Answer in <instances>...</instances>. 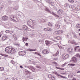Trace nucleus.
Masks as SVG:
<instances>
[{"label": "nucleus", "mask_w": 80, "mask_h": 80, "mask_svg": "<svg viewBox=\"0 0 80 80\" xmlns=\"http://www.w3.org/2000/svg\"><path fill=\"white\" fill-rule=\"evenodd\" d=\"M50 5L51 6H54V5H55V3L53 2H51L50 3Z\"/></svg>", "instance_id": "obj_30"}, {"label": "nucleus", "mask_w": 80, "mask_h": 80, "mask_svg": "<svg viewBox=\"0 0 80 80\" xmlns=\"http://www.w3.org/2000/svg\"><path fill=\"white\" fill-rule=\"evenodd\" d=\"M1 36H2V34H0V37H1Z\"/></svg>", "instance_id": "obj_60"}, {"label": "nucleus", "mask_w": 80, "mask_h": 80, "mask_svg": "<svg viewBox=\"0 0 80 80\" xmlns=\"http://www.w3.org/2000/svg\"><path fill=\"white\" fill-rule=\"evenodd\" d=\"M77 58L76 57H73L72 59V61L74 63L77 62Z\"/></svg>", "instance_id": "obj_11"}, {"label": "nucleus", "mask_w": 80, "mask_h": 80, "mask_svg": "<svg viewBox=\"0 0 80 80\" xmlns=\"http://www.w3.org/2000/svg\"><path fill=\"white\" fill-rule=\"evenodd\" d=\"M64 55L66 59L68 58L69 57V55H68V54H64Z\"/></svg>", "instance_id": "obj_16"}, {"label": "nucleus", "mask_w": 80, "mask_h": 80, "mask_svg": "<svg viewBox=\"0 0 80 80\" xmlns=\"http://www.w3.org/2000/svg\"><path fill=\"white\" fill-rule=\"evenodd\" d=\"M53 60H58V58H53Z\"/></svg>", "instance_id": "obj_44"}, {"label": "nucleus", "mask_w": 80, "mask_h": 80, "mask_svg": "<svg viewBox=\"0 0 80 80\" xmlns=\"http://www.w3.org/2000/svg\"><path fill=\"white\" fill-rule=\"evenodd\" d=\"M12 37H13V38H14V39L15 40H17V35L15 34H12Z\"/></svg>", "instance_id": "obj_14"}, {"label": "nucleus", "mask_w": 80, "mask_h": 80, "mask_svg": "<svg viewBox=\"0 0 80 80\" xmlns=\"http://www.w3.org/2000/svg\"><path fill=\"white\" fill-rule=\"evenodd\" d=\"M36 50H37L35 49H30V52H33V51H36Z\"/></svg>", "instance_id": "obj_31"}, {"label": "nucleus", "mask_w": 80, "mask_h": 80, "mask_svg": "<svg viewBox=\"0 0 80 80\" xmlns=\"http://www.w3.org/2000/svg\"><path fill=\"white\" fill-rule=\"evenodd\" d=\"M9 33L10 34H12L13 33V31H9Z\"/></svg>", "instance_id": "obj_43"}, {"label": "nucleus", "mask_w": 80, "mask_h": 80, "mask_svg": "<svg viewBox=\"0 0 80 80\" xmlns=\"http://www.w3.org/2000/svg\"><path fill=\"white\" fill-rule=\"evenodd\" d=\"M69 66H72V67H74L75 65V64H68Z\"/></svg>", "instance_id": "obj_23"}, {"label": "nucleus", "mask_w": 80, "mask_h": 80, "mask_svg": "<svg viewBox=\"0 0 80 80\" xmlns=\"http://www.w3.org/2000/svg\"><path fill=\"white\" fill-rule=\"evenodd\" d=\"M27 23L28 25L31 27V28H33V24H35L34 23L33 21L32 20H30L29 21H28Z\"/></svg>", "instance_id": "obj_3"}, {"label": "nucleus", "mask_w": 80, "mask_h": 80, "mask_svg": "<svg viewBox=\"0 0 80 80\" xmlns=\"http://www.w3.org/2000/svg\"><path fill=\"white\" fill-rule=\"evenodd\" d=\"M59 76L60 77H61V78H65V79L67 78L65 76H62V75H60Z\"/></svg>", "instance_id": "obj_26"}, {"label": "nucleus", "mask_w": 80, "mask_h": 80, "mask_svg": "<svg viewBox=\"0 0 80 80\" xmlns=\"http://www.w3.org/2000/svg\"><path fill=\"white\" fill-rule=\"evenodd\" d=\"M63 27H65V28L66 27V26H63Z\"/></svg>", "instance_id": "obj_61"}, {"label": "nucleus", "mask_w": 80, "mask_h": 80, "mask_svg": "<svg viewBox=\"0 0 80 80\" xmlns=\"http://www.w3.org/2000/svg\"><path fill=\"white\" fill-rule=\"evenodd\" d=\"M55 34H58V31H56L54 32Z\"/></svg>", "instance_id": "obj_36"}, {"label": "nucleus", "mask_w": 80, "mask_h": 80, "mask_svg": "<svg viewBox=\"0 0 80 80\" xmlns=\"http://www.w3.org/2000/svg\"><path fill=\"white\" fill-rule=\"evenodd\" d=\"M1 55H2V56H3V57H6V55L5 54H1Z\"/></svg>", "instance_id": "obj_45"}, {"label": "nucleus", "mask_w": 80, "mask_h": 80, "mask_svg": "<svg viewBox=\"0 0 80 80\" xmlns=\"http://www.w3.org/2000/svg\"><path fill=\"white\" fill-rule=\"evenodd\" d=\"M78 57H79L80 58V55H79Z\"/></svg>", "instance_id": "obj_63"}, {"label": "nucleus", "mask_w": 80, "mask_h": 80, "mask_svg": "<svg viewBox=\"0 0 80 80\" xmlns=\"http://www.w3.org/2000/svg\"><path fill=\"white\" fill-rule=\"evenodd\" d=\"M4 70V68L3 67H0V71H3Z\"/></svg>", "instance_id": "obj_28"}, {"label": "nucleus", "mask_w": 80, "mask_h": 80, "mask_svg": "<svg viewBox=\"0 0 80 80\" xmlns=\"http://www.w3.org/2000/svg\"><path fill=\"white\" fill-rule=\"evenodd\" d=\"M74 7V6H69V8H72V9H73V8Z\"/></svg>", "instance_id": "obj_38"}, {"label": "nucleus", "mask_w": 80, "mask_h": 80, "mask_svg": "<svg viewBox=\"0 0 80 80\" xmlns=\"http://www.w3.org/2000/svg\"><path fill=\"white\" fill-rule=\"evenodd\" d=\"M42 52L43 54H45V55H46V54H47L49 53L48 51L47 50V49L43 50L42 51Z\"/></svg>", "instance_id": "obj_7"}, {"label": "nucleus", "mask_w": 80, "mask_h": 80, "mask_svg": "<svg viewBox=\"0 0 80 80\" xmlns=\"http://www.w3.org/2000/svg\"><path fill=\"white\" fill-rule=\"evenodd\" d=\"M77 8L78 10H80V7L79 6H78L77 7Z\"/></svg>", "instance_id": "obj_40"}, {"label": "nucleus", "mask_w": 80, "mask_h": 80, "mask_svg": "<svg viewBox=\"0 0 80 80\" xmlns=\"http://www.w3.org/2000/svg\"><path fill=\"white\" fill-rule=\"evenodd\" d=\"M6 33H9V30H6L5 32Z\"/></svg>", "instance_id": "obj_48"}, {"label": "nucleus", "mask_w": 80, "mask_h": 80, "mask_svg": "<svg viewBox=\"0 0 80 80\" xmlns=\"http://www.w3.org/2000/svg\"><path fill=\"white\" fill-rule=\"evenodd\" d=\"M13 80H18V79L15 78H12Z\"/></svg>", "instance_id": "obj_46"}, {"label": "nucleus", "mask_w": 80, "mask_h": 80, "mask_svg": "<svg viewBox=\"0 0 80 80\" xmlns=\"http://www.w3.org/2000/svg\"><path fill=\"white\" fill-rule=\"evenodd\" d=\"M77 28H80V24H79L78 25V26L77 27Z\"/></svg>", "instance_id": "obj_39"}, {"label": "nucleus", "mask_w": 80, "mask_h": 80, "mask_svg": "<svg viewBox=\"0 0 80 80\" xmlns=\"http://www.w3.org/2000/svg\"><path fill=\"white\" fill-rule=\"evenodd\" d=\"M52 63L54 64H55V65H57V63L55 62H52Z\"/></svg>", "instance_id": "obj_50"}, {"label": "nucleus", "mask_w": 80, "mask_h": 80, "mask_svg": "<svg viewBox=\"0 0 80 80\" xmlns=\"http://www.w3.org/2000/svg\"><path fill=\"white\" fill-rule=\"evenodd\" d=\"M47 2L48 3H51V2H52L51 1L49 0H48Z\"/></svg>", "instance_id": "obj_42"}, {"label": "nucleus", "mask_w": 80, "mask_h": 80, "mask_svg": "<svg viewBox=\"0 0 80 80\" xmlns=\"http://www.w3.org/2000/svg\"><path fill=\"white\" fill-rule=\"evenodd\" d=\"M29 72H30L29 71L25 72V73L26 74V75H28V74Z\"/></svg>", "instance_id": "obj_41"}, {"label": "nucleus", "mask_w": 80, "mask_h": 80, "mask_svg": "<svg viewBox=\"0 0 80 80\" xmlns=\"http://www.w3.org/2000/svg\"><path fill=\"white\" fill-rule=\"evenodd\" d=\"M37 68H40V69H41V67L39 66H36Z\"/></svg>", "instance_id": "obj_49"}, {"label": "nucleus", "mask_w": 80, "mask_h": 80, "mask_svg": "<svg viewBox=\"0 0 80 80\" xmlns=\"http://www.w3.org/2000/svg\"><path fill=\"white\" fill-rule=\"evenodd\" d=\"M52 75H51V74L49 75L48 76V77L49 78H52Z\"/></svg>", "instance_id": "obj_34"}, {"label": "nucleus", "mask_w": 80, "mask_h": 80, "mask_svg": "<svg viewBox=\"0 0 80 80\" xmlns=\"http://www.w3.org/2000/svg\"><path fill=\"white\" fill-rule=\"evenodd\" d=\"M72 10H73L74 11L76 10V11H77V8H75V7H73L72 8Z\"/></svg>", "instance_id": "obj_33"}, {"label": "nucleus", "mask_w": 80, "mask_h": 80, "mask_svg": "<svg viewBox=\"0 0 80 80\" xmlns=\"http://www.w3.org/2000/svg\"><path fill=\"white\" fill-rule=\"evenodd\" d=\"M27 50V51H30V49H28Z\"/></svg>", "instance_id": "obj_57"}, {"label": "nucleus", "mask_w": 80, "mask_h": 80, "mask_svg": "<svg viewBox=\"0 0 80 80\" xmlns=\"http://www.w3.org/2000/svg\"><path fill=\"white\" fill-rule=\"evenodd\" d=\"M37 54L38 55H39V56H40V57H41V55H40V53H38V54Z\"/></svg>", "instance_id": "obj_54"}, {"label": "nucleus", "mask_w": 80, "mask_h": 80, "mask_svg": "<svg viewBox=\"0 0 80 80\" xmlns=\"http://www.w3.org/2000/svg\"><path fill=\"white\" fill-rule=\"evenodd\" d=\"M68 52L69 53H72L73 52V49L72 48H69L68 49Z\"/></svg>", "instance_id": "obj_9"}, {"label": "nucleus", "mask_w": 80, "mask_h": 80, "mask_svg": "<svg viewBox=\"0 0 80 80\" xmlns=\"http://www.w3.org/2000/svg\"><path fill=\"white\" fill-rule=\"evenodd\" d=\"M69 2H70V3H73V2H74V0H68Z\"/></svg>", "instance_id": "obj_32"}, {"label": "nucleus", "mask_w": 80, "mask_h": 80, "mask_svg": "<svg viewBox=\"0 0 80 80\" xmlns=\"http://www.w3.org/2000/svg\"><path fill=\"white\" fill-rule=\"evenodd\" d=\"M48 26H50V27H52V24H51V23L48 22Z\"/></svg>", "instance_id": "obj_29"}, {"label": "nucleus", "mask_w": 80, "mask_h": 80, "mask_svg": "<svg viewBox=\"0 0 80 80\" xmlns=\"http://www.w3.org/2000/svg\"><path fill=\"white\" fill-rule=\"evenodd\" d=\"M23 28L24 29V30H28V27L26 26L25 25H24L23 26Z\"/></svg>", "instance_id": "obj_17"}, {"label": "nucleus", "mask_w": 80, "mask_h": 80, "mask_svg": "<svg viewBox=\"0 0 80 80\" xmlns=\"http://www.w3.org/2000/svg\"><path fill=\"white\" fill-rule=\"evenodd\" d=\"M64 20L65 22H67V20H66V19H64Z\"/></svg>", "instance_id": "obj_52"}, {"label": "nucleus", "mask_w": 80, "mask_h": 80, "mask_svg": "<svg viewBox=\"0 0 80 80\" xmlns=\"http://www.w3.org/2000/svg\"><path fill=\"white\" fill-rule=\"evenodd\" d=\"M58 38H60V37H57V36H56V37L55 38H57V39H58Z\"/></svg>", "instance_id": "obj_53"}, {"label": "nucleus", "mask_w": 80, "mask_h": 80, "mask_svg": "<svg viewBox=\"0 0 80 80\" xmlns=\"http://www.w3.org/2000/svg\"><path fill=\"white\" fill-rule=\"evenodd\" d=\"M20 68H23L22 67V66H20Z\"/></svg>", "instance_id": "obj_56"}, {"label": "nucleus", "mask_w": 80, "mask_h": 80, "mask_svg": "<svg viewBox=\"0 0 80 80\" xmlns=\"http://www.w3.org/2000/svg\"><path fill=\"white\" fill-rule=\"evenodd\" d=\"M68 63V62H66L64 64L62 65V67H65V66H66V65H67V64Z\"/></svg>", "instance_id": "obj_21"}, {"label": "nucleus", "mask_w": 80, "mask_h": 80, "mask_svg": "<svg viewBox=\"0 0 80 80\" xmlns=\"http://www.w3.org/2000/svg\"><path fill=\"white\" fill-rule=\"evenodd\" d=\"M57 14L58 15H62L63 13V10L62 9H60L57 11Z\"/></svg>", "instance_id": "obj_6"}, {"label": "nucleus", "mask_w": 80, "mask_h": 80, "mask_svg": "<svg viewBox=\"0 0 80 80\" xmlns=\"http://www.w3.org/2000/svg\"><path fill=\"white\" fill-rule=\"evenodd\" d=\"M8 19V17L7 16H4L2 17L3 20H7Z\"/></svg>", "instance_id": "obj_10"}, {"label": "nucleus", "mask_w": 80, "mask_h": 80, "mask_svg": "<svg viewBox=\"0 0 80 80\" xmlns=\"http://www.w3.org/2000/svg\"><path fill=\"white\" fill-rule=\"evenodd\" d=\"M15 62H14V61H12V64H15Z\"/></svg>", "instance_id": "obj_51"}, {"label": "nucleus", "mask_w": 80, "mask_h": 80, "mask_svg": "<svg viewBox=\"0 0 80 80\" xmlns=\"http://www.w3.org/2000/svg\"><path fill=\"white\" fill-rule=\"evenodd\" d=\"M80 49V47L79 46H76L75 47L74 50L76 52H78Z\"/></svg>", "instance_id": "obj_12"}, {"label": "nucleus", "mask_w": 80, "mask_h": 80, "mask_svg": "<svg viewBox=\"0 0 80 80\" xmlns=\"http://www.w3.org/2000/svg\"><path fill=\"white\" fill-rule=\"evenodd\" d=\"M59 76H60V75H59L58 74V77H59Z\"/></svg>", "instance_id": "obj_59"}, {"label": "nucleus", "mask_w": 80, "mask_h": 80, "mask_svg": "<svg viewBox=\"0 0 80 80\" xmlns=\"http://www.w3.org/2000/svg\"><path fill=\"white\" fill-rule=\"evenodd\" d=\"M5 51L8 53H15L16 52L15 49L10 47H7L5 49Z\"/></svg>", "instance_id": "obj_1"}, {"label": "nucleus", "mask_w": 80, "mask_h": 80, "mask_svg": "<svg viewBox=\"0 0 80 80\" xmlns=\"http://www.w3.org/2000/svg\"><path fill=\"white\" fill-rule=\"evenodd\" d=\"M45 43L46 45L48 46L52 44V42L48 40H46L45 41Z\"/></svg>", "instance_id": "obj_8"}, {"label": "nucleus", "mask_w": 80, "mask_h": 80, "mask_svg": "<svg viewBox=\"0 0 80 80\" xmlns=\"http://www.w3.org/2000/svg\"><path fill=\"white\" fill-rule=\"evenodd\" d=\"M8 37L7 36H4L2 37V40H6L7 39Z\"/></svg>", "instance_id": "obj_13"}, {"label": "nucleus", "mask_w": 80, "mask_h": 80, "mask_svg": "<svg viewBox=\"0 0 80 80\" xmlns=\"http://www.w3.org/2000/svg\"><path fill=\"white\" fill-rule=\"evenodd\" d=\"M79 55H79V54L77 53V54L75 56V57H78Z\"/></svg>", "instance_id": "obj_37"}, {"label": "nucleus", "mask_w": 80, "mask_h": 80, "mask_svg": "<svg viewBox=\"0 0 80 80\" xmlns=\"http://www.w3.org/2000/svg\"><path fill=\"white\" fill-rule=\"evenodd\" d=\"M44 10H45L46 11H47L50 13H51V14H52V15H54L55 17H56L58 18V17H59V16L55 14V13L53 12H51L50 11V10H49V8H48L47 7H46V8H44Z\"/></svg>", "instance_id": "obj_4"}, {"label": "nucleus", "mask_w": 80, "mask_h": 80, "mask_svg": "<svg viewBox=\"0 0 80 80\" xmlns=\"http://www.w3.org/2000/svg\"><path fill=\"white\" fill-rule=\"evenodd\" d=\"M56 68H57V69H59L60 70H64V68H58L57 67H56Z\"/></svg>", "instance_id": "obj_27"}, {"label": "nucleus", "mask_w": 80, "mask_h": 80, "mask_svg": "<svg viewBox=\"0 0 80 80\" xmlns=\"http://www.w3.org/2000/svg\"><path fill=\"white\" fill-rule=\"evenodd\" d=\"M26 45V46H28V43H26V44H25Z\"/></svg>", "instance_id": "obj_55"}, {"label": "nucleus", "mask_w": 80, "mask_h": 80, "mask_svg": "<svg viewBox=\"0 0 80 80\" xmlns=\"http://www.w3.org/2000/svg\"><path fill=\"white\" fill-rule=\"evenodd\" d=\"M28 38H24L23 37L22 38V40L23 41H27V40H28Z\"/></svg>", "instance_id": "obj_19"}, {"label": "nucleus", "mask_w": 80, "mask_h": 80, "mask_svg": "<svg viewBox=\"0 0 80 80\" xmlns=\"http://www.w3.org/2000/svg\"><path fill=\"white\" fill-rule=\"evenodd\" d=\"M5 80H8V79L7 78V79H5Z\"/></svg>", "instance_id": "obj_62"}, {"label": "nucleus", "mask_w": 80, "mask_h": 80, "mask_svg": "<svg viewBox=\"0 0 80 80\" xmlns=\"http://www.w3.org/2000/svg\"><path fill=\"white\" fill-rule=\"evenodd\" d=\"M45 31H50L51 30V29L49 28H45L44 29Z\"/></svg>", "instance_id": "obj_18"}, {"label": "nucleus", "mask_w": 80, "mask_h": 80, "mask_svg": "<svg viewBox=\"0 0 80 80\" xmlns=\"http://www.w3.org/2000/svg\"><path fill=\"white\" fill-rule=\"evenodd\" d=\"M58 34H59V33H63V31L62 30H59L58 31Z\"/></svg>", "instance_id": "obj_25"}, {"label": "nucleus", "mask_w": 80, "mask_h": 80, "mask_svg": "<svg viewBox=\"0 0 80 80\" xmlns=\"http://www.w3.org/2000/svg\"><path fill=\"white\" fill-rule=\"evenodd\" d=\"M77 73H80V71H78L77 72Z\"/></svg>", "instance_id": "obj_58"}, {"label": "nucleus", "mask_w": 80, "mask_h": 80, "mask_svg": "<svg viewBox=\"0 0 80 80\" xmlns=\"http://www.w3.org/2000/svg\"><path fill=\"white\" fill-rule=\"evenodd\" d=\"M79 32H80V29H79Z\"/></svg>", "instance_id": "obj_64"}, {"label": "nucleus", "mask_w": 80, "mask_h": 80, "mask_svg": "<svg viewBox=\"0 0 80 80\" xmlns=\"http://www.w3.org/2000/svg\"><path fill=\"white\" fill-rule=\"evenodd\" d=\"M55 27H56L58 29H59L60 28V26L59 24H56L55 25Z\"/></svg>", "instance_id": "obj_15"}, {"label": "nucleus", "mask_w": 80, "mask_h": 80, "mask_svg": "<svg viewBox=\"0 0 80 80\" xmlns=\"http://www.w3.org/2000/svg\"><path fill=\"white\" fill-rule=\"evenodd\" d=\"M27 67L30 70H32V72H34L35 71V69L34 67L32 66H28Z\"/></svg>", "instance_id": "obj_5"}, {"label": "nucleus", "mask_w": 80, "mask_h": 80, "mask_svg": "<svg viewBox=\"0 0 80 80\" xmlns=\"http://www.w3.org/2000/svg\"><path fill=\"white\" fill-rule=\"evenodd\" d=\"M51 78L52 80H55V78L54 76L52 77Z\"/></svg>", "instance_id": "obj_35"}, {"label": "nucleus", "mask_w": 80, "mask_h": 80, "mask_svg": "<svg viewBox=\"0 0 80 80\" xmlns=\"http://www.w3.org/2000/svg\"><path fill=\"white\" fill-rule=\"evenodd\" d=\"M68 6H69V4L67 3H66L64 5V7H67Z\"/></svg>", "instance_id": "obj_22"}, {"label": "nucleus", "mask_w": 80, "mask_h": 80, "mask_svg": "<svg viewBox=\"0 0 80 80\" xmlns=\"http://www.w3.org/2000/svg\"><path fill=\"white\" fill-rule=\"evenodd\" d=\"M61 58L63 60L66 59V58H65V56H64V55L61 56Z\"/></svg>", "instance_id": "obj_20"}, {"label": "nucleus", "mask_w": 80, "mask_h": 80, "mask_svg": "<svg viewBox=\"0 0 80 80\" xmlns=\"http://www.w3.org/2000/svg\"><path fill=\"white\" fill-rule=\"evenodd\" d=\"M15 45L17 46L18 47H19L20 46V44H18L17 43H15Z\"/></svg>", "instance_id": "obj_24"}, {"label": "nucleus", "mask_w": 80, "mask_h": 80, "mask_svg": "<svg viewBox=\"0 0 80 80\" xmlns=\"http://www.w3.org/2000/svg\"><path fill=\"white\" fill-rule=\"evenodd\" d=\"M71 43H72V44H73V45H76V44H77V43H76V42H71Z\"/></svg>", "instance_id": "obj_47"}, {"label": "nucleus", "mask_w": 80, "mask_h": 80, "mask_svg": "<svg viewBox=\"0 0 80 80\" xmlns=\"http://www.w3.org/2000/svg\"><path fill=\"white\" fill-rule=\"evenodd\" d=\"M10 18L11 20L15 22H18V19L14 15H12L10 16Z\"/></svg>", "instance_id": "obj_2"}]
</instances>
